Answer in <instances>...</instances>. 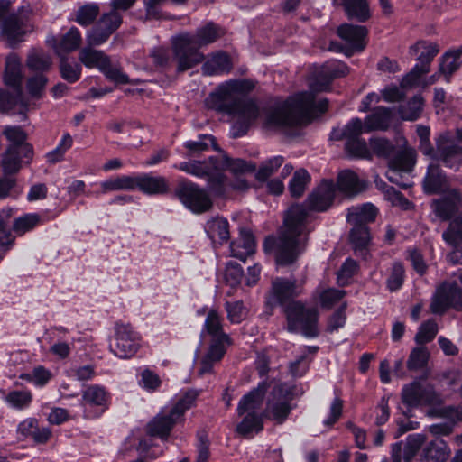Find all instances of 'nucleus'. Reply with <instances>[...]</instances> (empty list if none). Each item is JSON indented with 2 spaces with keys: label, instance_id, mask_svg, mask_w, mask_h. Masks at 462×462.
<instances>
[{
  "label": "nucleus",
  "instance_id": "nucleus-1",
  "mask_svg": "<svg viewBox=\"0 0 462 462\" xmlns=\"http://www.w3.org/2000/svg\"><path fill=\"white\" fill-rule=\"evenodd\" d=\"M347 73L348 68L345 63L338 60L328 61L310 83V92L300 93L282 106L266 110H260L254 101L244 98V95L254 88L250 81L229 80L209 96L208 105L231 116V133L234 137L245 134L258 119L269 127L302 125L311 120L316 109L322 113L327 108V100L315 104L313 92L326 90L334 78Z\"/></svg>",
  "mask_w": 462,
  "mask_h": 462
},
{
  "label": "nucleus",
  "instance_id": "nucleus-2",
  "mask_svg": "<svg viewBox=\"0 0 462 462\" xmlns=\"http://www.w3.org/2000/svg\"><path fill=\"white\" fill-rule=\"evenodd\" d=\"M300 292V286L295 282L276 278L273 281L268 301L272 305L284 306L291 331L300 332L307 337H315L319 335L318 311L292 300Z\"/></svg>",
  "mask_w": 462,
  "mask_h": 462
},
{
  "label": "nucleus",
  "instance_id": "nucleus-3",
  "mask_svg": "<svg viewBox=\"0 0 462 462\" xmlns=\"http://www.w3.org/2000/svg\"><path fill=\"white\" fill-rule=\"evenodd\" d=\"M309 213L301 205L292 206L286 215L281 236L265 241V250H273L278 265H288L304 251L307 242Z\"/></svg>",
  "mask_w": 462,
  "mask_h": 462
},
{
  "label": "nucleus",
  "instance_id": "nucleus-4",
  "mask_svg": "<svg viewBox=\"0 0 462 462\" xmlns=\"http://www.w3.org/2000/svg\"><path fill=\"white\" fill-rule=\"evenodd\" d=\"M223 319L216 310H210L201 330V341L208 344L206 351L202 349L197 354V369L199 375L212 372L213 366L219 362L226 347L231 344L229 336L223 330Z\"/></svg>",
  "mask_w": 462,
  "mask_h": 462
},
{
  "label": "nucleus",
  "instance_id": "nucleus-5",
  "mask_svg": "<svg viewBox=\"0 0 462 462\" xmlns=\"http://www.w3.org/2000/svg\"><path fill=\"white\" fill-rule=\"evenodd\" d=\"M222 35V31L214 23L199 27L196 33L181 32L172 38L174 57L178 71L188 70L203 60L199 48L214 42Z\"/></svg>",
  "mask_w": 462,
  "mask_h": 462
},
{
  "label": "nucleus",
  "instance_id": "nucleus-6",
  "mask_svg": "<svg viewBox=\"0 0 462 462\" xmlns=\"http://www.w3.org/2000/svg\"><path fill=\"white\" fill-rule=\"evenodd\" d=\"M423 187L427 193L443 194L440 199L433 200L431 205L439 218L447 220L458 209L462 199L456 189H449L446 177L437 165L429 166Z\"/></svg>",
  "mask_w": 462,
  "mask_h": 462
},
{
  "label": "nucleus",
  "instance_id": "nucleus-7",
  "mask_svg": "<svg viewBox=\"0 0 462 462\" xmlns=\"http://www.w3.org/2000/svg\"><path fill=\"white\" fill-rule=\"evenodd\" d=\"M199 395V392L190 390L171 407H164L148 423L147 431L151 436L166 439L173 426L182 420L183 414L192 405Z\"/></svg>",
  "mask_w": 462,
  "mask_h": 462
},
{
  "label": "nucleus",
  "instance_id": "nucleus-8",
  "mask_svg": "<svg viewBox=\"0 0 462 462\" xmlns=\"http://www.w3.org/2000/svg\"><path fill=\"white\" fill-rule=\"evenodd\" d=\"M265 392L266 383H259L256 389H254L240 400L237 412L243 419L236 428L240 434L245 436L254 431L258 432L263 429L261 406Z\"/></svg>",
  "mask_w": 462,
  "mask_h": 462
},
{
  "label": "nucleus",
  "instance_id": "nucleus-9",
  "mask_svg": "<svg viewBox=\"0 0 462 462\" xmlns=\"http://www.w3.org/2000/svg\"><path fill=\"white\" fill-rule=\"evenodd\" d=\"M4 134L10 143L2 158V167L5 174H12L19 171L23 162L32 160V147L25 143L26 135L20 127H5Z\"/></svg>",
  "mask_w": 462,
  "mask_h": 462
},
{
  "label": "nucleus",
  "instance_id": "nucleus-10",
  "mask_svg": "<svg viewBox=\"0 0 462 462\" xmlns=\"http://www.w3.org/2000/svg\"><path fill=\"white\" fill-rule=\"evenodd\" d=\"M439 47L436 42L419 41L410 47L409 52L416 56L417 63L401 81V88H407L416 86L420 79L430 71V65L439 53Z\"/></svg>",
  "mask_w": 462,
  "mask_h": 462
},
{
  "label": "nucleus",
  "instance_id": "nucleus-11",
  "mask_svg": "<svg viewBox=\"0 0 462 462\" xmlns=\"http://www.w3.org/2000/svg\"><path fill=\"white\" fill-rule=\"evenodd\" d=\"M449 308L462 310V270L437 289L430 304L434 314H442Z\"/></svg>",
  "mask_w": 462,
  "mask_h": 462
},
{
  "label": "nucleus",
  "instance_id": "nucleus-12",
  "mask_svg": "<svg viewBox=\"0 0 462 462\" xmlns=\"http://www.w3.org/2000/svg\"><path fill=\"white\" fill-rule=\"evenodd\" d=\"M141 346V336L129 324L117 323L110 351L117 357L127 359L134 356Z\"/></svg>",
  "mask_w": 462,
  "mask_h": 462
},
{
  "label": "nucleus",
  "instance_id": "nucleus-13",
  "mask_svg": "<svg viewBox=\"0 0 462 462\" xmlns=\"http://www.w3.org/2000/svg\"><path fill=\"white\" fill-rule=\"evenodd\" d=\"M414 164L415 151L411 148H405L390 161L386 177L392 183L402 189H408L411 186V182L408 178H404L402 173L409 174Z\"/></svg>",
  "mask_w": 462,
  "mask_h": 462
},
{
  "label": "nucleus",
  "instance_id": "nucleus-14",
  "mask_svg": "<svg viewBox=\"0 0 462 462\" xmlns=\"http://www.w3.org/2000/svg\"><path fill=\"white\" fill-rule=\"evenodd\" d=\"M176 195L181 203L195 214L204 213L212 207L208 193L192 182L181 183L176 190Z\"/></svg>",
  "mask_w": 462,
  "mask_h": 462
},
{
  "label": "nucleus",
  "instance_id": "nucleus-15",
  "mask_svg": "<svg viewBox=\"0 0 462 462\" xmlns=\"http://www.w3.org/2000/svg\"><path fill=\"white\" fill-rule=\"evenodd\" d=\"M175 167L199 178L208 177L209 189L217 194H222V189L217 186L222 181V176L217 161L213 158L205 162H183Z\"/></svg>",
  "mask_w": 462,
  "mask_h": 462
},
{
  "label": "nucleus",
  "instance_id": "nucleus-16",
  "mask_svg": "<svg viewBox=\"0 0 462 462\" xmlns=\"http://www.w3.org/2000/svg\"><path fill=\"white\" fill-rule=\"evenodd\" d=\"M402 398L411 407L419 405L436 406L440 404V396L430 385L413 382L402 388Z\"/></svg>",
  "mask_w": 462,
  "mask_h": 462
},
{
  "label": "nucleus",
  "instance_id": "nucleus-17",
  "mask_svg": "<svg viewBox=\"0 0 462 462\" xmlns=\"http://www.w3.org/2000/svg\"><path fill=\"white\" fill-rule=\"evenodd\" d=\"M122 18L116 12L105 14L93 29L87 33V42L90 46L103 44L109 36L119 27Z\"/></svg>",
  "mask_w": 462,
  "mask_h": 462
},
{
  "label": "nucleus",
  "instance_id": "nucleus-18",
  "mask_svg": "<svg viewBox=\"0 0 462 462\" xmlns=\"http://www.w3.org/2000/svg\"><path fill=\"white\" fill-rule=\"evenodd\" d=\"M217 165H218L219 172L222 176V181L217 184L218 188L222 189V193L224 192L225 182V177L223 175L224 171H229L237 177L236 183L233 184L234 189L244 190L248 188V182L243 175L254 171V167L252 164L240 159L232 160L227 157H223L220 161H217Z\"/></svg>",
  "mask_w": 462,
  "mask_h": 462
},
{
  "label": "nucleus",
  "instance_id": "nucleus-19",
  "mask_svg": "<svg viewBox=\"0 0 462 462\" xmlns=\"http://www.w3.org/2000/svg\"><path fill=\"white\" fill-rule=\"evenodd\" d=\"M290 402L291 393L282 385L275 386L267 403L268 416L276 422L282 423L291 410Z\"/></svg>",
  "mask_w": 462,
  "mask_h": 462
},
{
  "label": "nucleus",
  "instance_id": "nucleus-20",
  "mask_svg": "<svg viewBox=\"0 0 462 462\" xmlns=\"http://www.w3.org/2000/svg\"><path fill=\"white\" fill-rule=\"evenodd\" d=\"M108 401V393L104 387L97 384L88 386L82 394V405L89 418L103 413L107 408Z\"/></svg>",
  "mask_w": 462,
  "mask_h": 462
},
{
  "label": "nucleus",
  "instance_id": "nucleus-21",
  "mask_svg": "<svg viewBox=\"0 0 462 462\" xmlns=\"http://www.w3.org/2000/svg\"><path fill=\"white\" fill-rule=\"evenodd\" d=\"M31 31V25L17 15H11L1 23L0 39L8 46L14 47L23 40V36Z\"/></svg>",
  "mask_w": 462,
  "mask_h": 462
},
{
  "label": "nucleus",
  "instance_id": "nucleus-22",
  "mask_svg": "<svg viewBox=\"0 0 462 462\" xmlns=\"http://www.w3.org/2000/svg\"><path fill=\"white\" fill-rule=\"evenodd\" d=\"M337 33L346 42V55H352L355 51H362L366 45L367 30L365 26L342 24L338 27Z\"/></svg>",
  "mask_w": 462,
  "mask_h": 462
},
{
  "label": "nucleus",
  "instance_id": "nucleus-23",
  "mask_svg": "<svg viewBox=\"0 0 462 462\" xmlns=\"http://www.w3.org/2000/svg\"><path fill=\"white\" fill-rule=\"evenodd\" d=\"M336 190V186L331 180H323L309 196L308 207L316 211L327 210L333 203Z\"/></svg>",
  "mask_w": 462,
  "mask_h": 462
},
{
  "label": "nucleus",
  "instance_id": "nucleus-24",
  "mask_svg": "<svg viewBox=\"0 0 462 462\" xmlns=\"http://www.w3.org/2000/svg\"><path fill=\"white\" fill-rule=\"evenodd\" d=\"M443 239L454 247L448 254V260L453 263L462 264V213L452 220L448 229L443 234Z\"/></svg>",
  "mask_w": 462,
  "mask_h": 462
},
{
  "label": "nucleus",
  "instance_id": "nucleus-25",
  "mask_svg": "<svg viewBox=\"0 0 462 462\" xmlns=\"http://www.w3.org/2000/svg\"><path fill=\"white\" fill-rule=\"evenodd\" d=\"M425 440L426 437L423 434H411L408 436L403 448L400 443L393 445V462H410Z\"/></svg>",
  "mask_w": 462,
  "mask_h": 462
},
{
  "label": "nucleus",
  "instance_id": "nucleus-26",
  "mask_svg": "<svg viewBox=\"0 0 462 462\" xmlns=\"http://www.w3.org/2000/svg\"><path fill=\"white\" fill-rule=\"evenodd\" d=\"M369 133L367 125L358 117L352 118L343 127L334 128L330 134V139L339 141L356 140L361 138L363 134Z\"/></svg>",
  "mask_w": 462,
  "mask_h": 462
},
{
  "label": "nucleus",
  "instance_id": "nucleus-27",
  "mask_svg": "<svg viewBox=\"0 0 462 462\" xmlns=\"http://www.w3.org/2000/svg\"><path fill=\"white\" fill-rule=\"evenodd\" d=\"M1 399L5 404L15 411H24L30 408L32 402V393L28 389L12 390L6 392L0 389Z\"/></svg>",
  "mask_w": 462,
  "mask_h": 462
},
{
  "label": "nucleus",
  "instance_id": "nucleus-28",
  "mask_svg": "<svg viewBox=\"0 0 462 462\" xmlns=\"http://www.w3.org/2000/svg\"><path fill=\"white\" fill-rule=\"evenodd\" d=\"M134 189H138L148 195H157L167 192L168 183L162 176L143 175L134 178Z\"/></svg>",
  "mask_w": 462,
  "mask_h": 462
},
{
  "label": "nucleus",
  "instance_id": "nucleus-29",
  "mask_svg": "<svg viewBox=\"0 0 462 462\" xmlns=\"http://www.w3.org/2000/svg\"><path fill=\"white\" fill-rule=\"evenodd\" d=\"M450 455V450L444 440L435 439L422 450L420 462H445Z\"/></svg>",
  "mask_w": 462,
  "mask_h": 462
},
{
  "label": "nucleus",
  "instance_id": "nucleus-30",
  "mask_svg": "<svg viewBox=\"0 0 462 462\" xmlns=\"http://www.w3.org/2000/svg\"><path fill=\"white\" fill-rule=\"evenodd\" d=\"M255 249V242L253 234L247 230H242L239 237L231 243L230 250L232 256L240 260L253 254Z\"/></svg>",
  "mask_w": 462,
  "mask_h": 462
},
{
  "label": "nucleus",
  "instance_id": "nucleus-31",
  "mask_svg": "<svg viewBox=\"0 0 462 462\" xmlns=\"http://www.w3.org/2000/svg\"><path fill=\"white\" fill-rule=\"evenodd\" d=\"M365 187L366 182L360 180L352 171H344L338 174L337 188L345 195H356L364 190Z\"/></svg>",
  "mask_w": 462,
  "mask_h": 462
},
{
  "label": "nucleus",
  "instance_id": "nucleus-32",
  "mask_svg": "<svg viewBox=\"0 0 462 462\" xmlns=\"http://www.w3.org/2000/svg\"><path fill=\"white\" fill-rule=\"evenodd\" d=\"M134 178L122 175L104 180L98 183L99 189L91 195L97 198L102 194L119 190H134Z\"/></svg>",
  "mask_w": 462,
  "mask_h": 462
},
{
  "label": "nucleus",
  "instance_id": "nucleus-33",
  "mask_svg": "<svg viewBox=\"0 0 462 462\" xmlns=\"http://www.w3.org/2000/svg\"><path fill=\"white\" fill-rule=\"evenodd\" d=\"M205 231L214 243L222 244L229 238L228 221L221 217H215L207 221Z\"/></svg>",
  "mask_w": 462,
  "mask_h": 462
},
{
  "label": "nucleus",
  "instance_id": "nucleus-34",
  "mask_svg": "<svg viewBox=\"0 0 462 462\" xmlns=\"http://www.w3.org/2000/svg\"><path fill=\"white\" fill-rule=\"evenodd\" d=\"M79 59L87 68H96L100 71L105 69L110 60L104 51L93 49L90 45L79 51Z\"/></svg>",
  "mask_w": 462,
  "mask_h": 462
},
{
  "label": "nucleus",
  "instance_id": "nucleus-35",
  "mask_svg": "<svg viewBox=\"0 0 462 462\" xmlns=\"http://www.w3.org/2000/svg\"><path fill=\"white\" fill-rule=\"evenodd\" d=\"M4 79L7 86L14 88L15 93L22 91L23 74L21 71V60L17 55L11 54L6 58Z\"/></svg>",
  "mask_w": 462,
  "mask_h": 462
},
{
  "label": "nucleus",
  "instance_id": "nucleus-36",
  "mask_svg": "<svg viewBox=\"0 0 462 462\" xmlns=\"http://www.w3.org/2000/svg\"><path fill=\"white\" fill-rule=\"evenodd\" d=\"M376 213L377 210L375 207L367 203L363 206L352 207L349 208L346 219L352 226H366L367 223L374 220Z\"/></svg>",
  "mask_w": 462,
  "mask_h": 462
},
{
  "label": "nucleus",
  "instance_id": "nucleus-37",
  "mask_svg": "<svg viewBox=\"0 0 462 462\" xmlns=\"http://www.w3.org/2000/svg\"><path fill=\"white\" fill-rule=\"evenodd\" d=\"M231 68L229 57L224 52H217L208 59L202 69L204 74L211 76L227 73Z\"/></svg>",
  "mask_w": 462,
  "mask_h": 462
},
{
  "label": "nucleus",
  "instance_id": "nucleus-38",
  "mask_svg": "<svg viewBox=\"0 0 462 462\" xmlns=\"http://www.w3.org/2000/svg\"><path fill=\"white\" fill-rule=\"evenodd\" d=\"M346 15L358 22H365L371 16L367 0H342Z\"/></svg>",
  "mask_w": 462,
  "mask_h": 462
},
{
  "label": "nucleus",
  "instance_id": "nucleus-39",
  "mask_svg": "<svg viewBox=\"0 0 462 462\" xmlns=\"http://www.w3.org/2000/svg\"><path fill=\"white\" fill-rule=\"evenodd\" d=\"M438 150L447 166L457 169L462 165V148L455 144L444 145L440 139L438 141Z\"/></svg>",
  "mask_w": 462,
  "mask_h": 462
},
{
  "label": "nucleus",
  "instance_id": "nucleus-40",
  "mask_svg": "<svg viewBox=\"0 0 462 462\" xmlns=\"http://www.w3.org/2000/svg\"><path fill=\"white\" fill-rule=\"evenodd\" d=\"M462 45L447 51L441 60L439 70L447 77L451 76L461 66Z\"/></svg>",
  "mask_w": 462,
  "mask_h": 462
},
{
  "label": "nucleus",
  "instance_id": "nucleus-41",
  "mask_svg": "<svg viewBox=\"0 0 462 462\" xmlns=\"http://www.w3.org/2000/svg\"><path fill=\"white\" fill-rule=\"evenodd\" d=\"M243 273V268L240 264L236 263H228L226 264L223 274V283L229 287V290L226 291L228 295H232L236 288L239 287Z\"/></svg>",
  "mask_w": 462,
  "mask_h": 462
},
{
  "label": "nucleus",
  "instance_id": "nucleus-42",
  "mask_svg": "<svg viewBox=\"0 0 462 462\" xmlns=\"http://www.w3.org/2000/svg\"><path fill=\"white\" fill-rule=\"evenodd\" d=\"M19 378L32 383L37 388H42L52 378V373L42 365H37L30 373L21 374Z\"/></svg>",
  "mask_w": 462,
  "mask_h": 462
},
{
  "label": "nucleus",
  "instance_id": "nucleus-43",
  "mask_svg": "<svg viewBox=\"0 0 462 462\" xmlns=\"http://www.w3.org/2000/svg\"><path fill=\"white\" fill-rule=\"evenodd\" d=\"M369 132L385 130L391 123V111L385 107H378L372 115L365 117Z\"/></svg>",
  "mask_w": 462,
  "mask_h": 462
},
{
  "label": "nucleus",
  "instance_id": "nucleus-44",
  "mask_svg": "<svg viewBox=\"0 0 462 462\" xmlns=\"http://www.w3.org/2000/svg\"><path fill=\"white\" fill-rule=\"evenodd\" d=\"M16 107L21 113L25 112L29 107V103L23 97L22 91L11 97L9 94L0 89V111L11 110Z\"/></svg>",
  "mask_w": 462,
  "mask_h": 462
},
{
  "label": "nucleus",
  "instance_id": "nucleus-45",
  "mask_svg": "<svg viewBox=\"0 0 462 462\" xmlns=\"http://www.w3.org/2000/svg\"><path fill=\"white\" fill-rule=\"evenodd\" d=\"M162 381L154 371L145 368L138 374V385L147 393L159 391Z\"/></svg>",
  "mask_w": 462,
  "mask_h": 462
},
{
  "label": "nucleus",
  "instance_id": "nucleus-46",
  "mask_svg": "<svg viewBox=\"0 0 462 462\" xmlns=\"http://www.w3.org/2000/svg\"><path fill=\"white\" fill-rule=\"evenodd\" d=\"M81 34L79 31L72 27L60 39L59 44L55 46L58 53L61 51H72L77 50L81 43Z\"/></svg>",
  "mask_w": 462,
  "mask_h": 462
},
{
  "label": "nucleus",
  "instance_id": "nucleus-47",
  "mask_svg": "<svg viewBox=\"0 0 462 462\" xmlns=\"http://www.w3.org/2000/svg\"><path fill=\"white\" fill-rule=\"evenodd\" d=\"M42 223L41 217L35 213L25 214L15 218L13 224V230L19 236H22Z\"/></svg>",
  "mask_w": 462,
  "mask_h": 462
},
{
  "label": "nucleus",
  "instance_id": "nucleus-48",
  "mask_svg": "<svg viewBox=\"0 0 462 462\" xmlns=\"http://www.w3.org/2000/svg\"><path fill=\"white\" fill-rule=\"evenodd\" d=\"M424 105V99L421 96L417 95L411 99L406 106L400 107V115L403 120L413 121L420 116Z\"/></svg>",
  "mask_w": 462,
  "mask_h": 462
},
{
  "label": "nucleus",
  "instance_id": "nucleus-49",
  "mask_svg": "<svg viewBox=\"0 0 462 462\" xmlns=\"http://www.w3.org/2000/svg\"><path fill=\"white\" fill-rule=\"evenodd\" d=\"M345 151L348 156L359 159H368L372 154L363 138L345 142Z\"/></svg>",
  "mask_w": 462,
  "mask_h": 462
},
{
  "label": "nucleus",
  "instance_id": "nucleus-50",
  "mask_svg": "<svg viewBox=\"0 0 462 462\" xmlns=\"http://www.w3.org/2000/svg\"><path fill=\"white\" fill-rule=\"evenodd\" d=\"M344 295L345 291L341 290L319 288L315 298L323 308H330L334 303L341 300Z\"/></svg>",
  "mask_w": 462,
  "mask_h": 462
},
{
  "label": "nucleus",
  "instance_id": "nucleus-51",
  "mask_svg": "<svg viewBox=\"0 0 462 462\" xmlns=\"http://www.w3.org/2000/svg\"><path fill=\"white\" fill-rule=\"evenodd\" d=\"M51 64V58L42 51H32L27 58V66L34 71H44Z\"/></svg>",
  "mask_w": 462,
  "mask_h": 462
},
{
  "label": "nucleus",
  "instance_id": "nucleus-52",
  "mask_svg": "<svg viewBox=\"0 0 462 462\" xmlns=\"http://www.w3.org/2000/svg\"><path fill=\"white\" fill-rule=\"evenodd\" d=\"M310 181V175L307 171L300 169L295 171L291 182H290V192L293 197H300L307 184Z\"/></svg>",
  "mask_w": 462,
  "mask_h": 462
},
{
  "label": "nucleus",
  "instance_id": "nucleus-53",
  "mask_svg": "<svg viewBox=\"0 0 462 462\" xmlns=\"http://www.w3.org/2000/svg\"><path fill=\"white\" fill-rule=\"evenodd\" d=\"M11 209L2 210L0 212V245L10 246L14 242V237L9 229Z\"/></svg>",
  "mask_w": 462,
  "mask_h": 462
},
{
  "label": "nucleus",
  "instance_id": "nucleus-54",
  "mask_svg": "<svg viewBox=\"0 0 462 462\" xmlns=\"http://www.w3.org/2000/svg\"><path fill=\"white\" fill-rule=\"evenodd\" d=\"M282 163L283 157L282 156H273L270 158L260 166L256 173V179L263 181L266 180L282 166Z\"/></svg>",
  "mask_w": 462,
  "mask_h": 462
},
{
  "label": "nucleus",
  "instance_id": "nucleus-55",
  "mask_svg": "<svg viewBox=\"0 0 462 462\" xmlns=\"http://www.w3.org/2000/svg\"><path fill=\"white\" fill-rule=\"evenodd\" d=\"M97 14L98 7L96 5H86L78 9L75 21L82 26H88L92 23Z\"/></svg>",
  "mask_w": 462,
  "mask_h": 462
},
{
  "label": "nucleus",
  "instance_id": "nucleus-56",
  "mask_svg": "<svg viewBox=\"0 0 462 462\" xmlns=\"http://www.w3.org/2000/svg\"><path fill=\"white\" fill-rule=\"evenodd\" d=\"M227 319L232 323H240L247 316V310L242 301H226L225 304Z\"/></svg>",
  "mask_w": 462,
  "mask_h": 462
},
{
  "label": "nucleus",
  "instance_id": "nucleus-57",
  "mask_svg": "<svg viewBox=\"0 0 462 462\" xmlns=\"http://www.w3.org/2000/svg\"><path fill=\"white\" fill-rule=\"evenodd\" d=\"M350 239L356 249L365 248L370 241V235L367 226L364 225L358 226H353L350 233Z\"/></svg>",
  "mask_w": 462,
  "mask_h": 462
},
{
  "label": "nucleus",
  "instance_id": "nucleus-58",
  "mask_svg": "<svg viewBox=\"0 0 462 462\" xmlns=\"http://www.w3.org/2000/svg\"><path fill=\"white\" fill-rule=\"evenodd\" d=\"M438 332V326L433 320L423 323L415 336L418 344H424L431 341Z\"/></svg>",
  "mask_w": 462,
  "mask_h": 462
},
{
  "label": "nucleus",
  "instance_id": "nucleus-59",
  "mask_svg": "<svg viewBox=\"0 0 462 462\" xmlns=\"http://www.w3.org/2000/svg\"><path fill=\"white\" fill-rule=\"evenodd\" d=\"M428 358L429 352L426 347H416L411 351L407 362V365L410 369L421 368L426 365Z\"/></svg>",
  "mask_w": 462,
  "mask_h": 462
},
{
  "label": "nucleus",
  "instance_id": "nucleus-60",
  "mask_svg": "<svg viewBox=\"0 0 462 462\" xmlns=\"http://www.w3.org/2000/svg\"><path fill=\"white\" fill-rule=\"evenodd\" d=\"M404 269L400 263H394L392 266L390 276L387 280V287L390 291L399 290L403 282Z\"/></svg>",
  "mask_w": 462,
  "mask_h": 462
},
{
  "label": "nucleus",
  "instance_id": "nucleus-61",
  "mask_svg": "<svg viewBox=\"0 0 462 462\" xmlns=\"http://www.w3.org/2000/svg\"><path fill=\"white\" fill-rule=\"evenodd\" d=\"M215 144V139L211 135H203L197 141H187L184 143L185 148L189 151V155L207 150L210 145Z\"/></svg>",
  "mask_w": 462,
  "mask_h": 462
},
{
  "label": "nucleus",
  "instance_id": "nucleus-62",
  "mask_svg": "<svg viewBox=\"0 0 462 462\" xmlns=\"http://www.w3.org/2000/svg\"><path fill=\"white\" fill-rule=\"evenodd\" d=\"M47 79L42 73L30 78L27 81V89L30 96L35 98L40 97L44 91Z\"/></svg>",
  "mask_w": 462,
  "mask_h": 462
},
{
  "label": "nucleus",
  "instance_id": "nucleus-63",
  "mask_svg": "<svg viewBox=\"0 0 462 462\" xmlns=\"http://www.w3.org/2000/svg\"><path fill=\"white\" fill-rule=\"evenodd\" d=\"M60 73L61 77L69 81L75 82L77 81L81 74V66L79 63L73 62L69 63L66 60H61L60 62Z\"/></svg>",
  "mask_w": 462,
  "mask_h": 462
},
{
  "label": "nucleus",
  "instance_id": "nucleus-64",
  "mask_svg": "<svg viewBox=\"0 0 462 462\" xmlns=\"http://www.w3.org/2000/svg\"><path fill=\"white\" fill-rule=\"evenodd\" d=\"M357 268L356 263L352 259H346L337 273V282L346 285L354 275Z\"/></svg>",
  "mask_w": 462,
  "mask_h": 462
}]
</instances>
